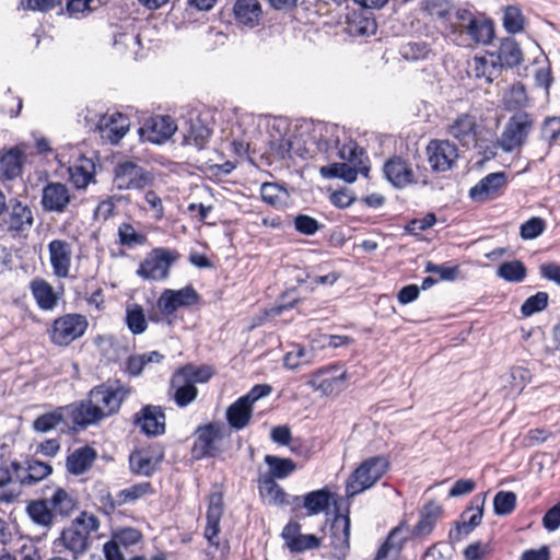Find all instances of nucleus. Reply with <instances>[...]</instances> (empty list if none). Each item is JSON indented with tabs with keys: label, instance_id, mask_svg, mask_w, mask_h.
Returning <instances> with one entry per match:
<instances>
[{
	"label": "nucleus",
	"instance_id": "obj_1",
	"mask_svg": "<svg viewBox=\"0 0 560 560\" xmlns=\"http://www.w3.org/2000/svg\"><path fill=\"white\" fill-rule=\"evenodd\" d=\"M345 131L336 125L318 122L313 125L310 139L305 145H315L319 152L327 154L328 159L339 158L343 162L322 166L319 173L325 178H341L353 183L358 173L368 174L366 156L358 145L349 140L340 145Z\"/></svg>",
	"mask_w": 560,
	"mask_h": 560
},
{
	"label": "nucleus",
	"instance_id": "obj_2",
	"mask_svg": "<svg viewBox=\"0 0 560 560\" xmlns=\"http://www.w3.org/2000/svg\"><path fill=\"white\" fill-rule=\"evenodd\" d=\"M100 527L98 518L88 512H82L55 539L52 550L56 553L68 551L74 559L83 555L90 546V535Z\"/></svg>",
	"mask_w": 560,
	"mask_h": 560
},
{
	"label": "nucleus",
	"instance_id": "obj_3",
	"mask_svg": "<svg viewBox=\"0 0 560 560\" xmlns=\"http://www.w3.org/2000/svg\"><path fill=\"white\" fill-rule=\"evenodd\" d=\"M387 469L388 462L384 456H373L363 460L347 480V497H354L372 488Z\"/></svg>",
	"mask_w": 560,
	"mask_h": 560
},
{
	"label": "nucleus",
	"instance_id": "obj_4",
	"mask_svg": "<svg viewBox=\"0 0 560 560\" xmlns=\"http://www.w3.org/2000/svg\"><path fill=\"white\" fill-rule=\"evenodd\" d=\"M60 166L68 165L70 182L78 189H84L94 180L95 165L91 159L84 158L73 147L58 150L55 155Z\"/></svg>",
	"mask_w": 560,
	"mask_h": 560
},
{
	"label": "nucleus",
	"instance_id": "obj_5",
	"mask_svg": "<svg viewBox=\"0 0 560 560\" xmlns=\"http://www.w3.org/2000/svg\"><path fill=\"white\" fill-rule=\"evenodd\" d=\"M533 126L534 119L528 113L517 112L512 115L497 140L498 148L506 153L518 151L526 143Z\"/></svg>",
	"mask_w": 560,
	"mask_h": 560
},
{
	"label": "nucleus",
	"instance_id": "obj_6",
	"mask_svg": "<svg viewBox=\"0 0 560 560\" xmlns=\"http://www.w3.org/2000/svg\"><path fill=\"white\" fill-rule=\"evenodd\" d=\"M89 327L86 316L69 313L57 317L48 329L50 341L58 347H66L81 338Z\"/></svg>",
	"mask_w": 560,
	"mask_h": 560
},
{
	"label": "nucleus",
	"instance_id": "obj_7",
	"mask_svg": "<svg viewBox=\"0 0 560 560\" xmlns=\"http://www.w3.org/2000/svg\"><path fill=\"white\" fill-rule=\"evenodd\" d=\"M197 438L192 446L195 458L214 457L224 450L225 440L229 438L228 429L218 422L199 427Z\"/></svg>",
	"mask_w": 560,
	"mask_h": 560
},
{
	"label": "nucleus",
	"instance_id": "obj_8",
	"mask_svg": "<svg viewBox=\"0 0 560 560\" xmlns=\"http://www.w3.org/2000/svg\"><path fill=\"white\" fill-rule=\"evenodd\" d=\"M153 176L130 160L119 161L113 171V184L119 190H140L152 185Z\"/></svg>",
	"mask_w": 560,
	"mask_h": 560
},
{
	"label": "nucleus",
	"instance_id": "obj_9",
	"mask_svg": "<svg viewBox=\"0 0 560 560\" xmlns=\"http://www.w3.org/2000/svg\"><path fill=\"white\" fill-rule=\"evenodd\" d=\"M348 378L342 365L330 364L312 373L307 385L324 396H332L346 388Z\"/></svg>",
	"mask_w": 560,
	"mask_h": 560
},
{
	"label": "nucleus",
	"instance_id": "obj_10",
	"mask_svg": "<svg viewBox=\"0 0 560 560\" xmlns=\"http://www.w3.org/2000/svg\"><path fill=\"white\" fill-rule=\"evenodd\" d=\"M177 255L167 248L158 247L151 250L140 264L137 275L150 281H163L168 277L170 269Z\"/></svg>",
	"mask_w": 560,
	"mask_h": 560
},
{
	"label": "nucleus",
	"instance_id": "obj_11",
	"mask_svg": "<svg viewBox=\"0 0 560 560\" xmlns=\"http://www.w3.org/2000/svg\"><path fill=\"white\" fill-rule=\"evenodd\" d=\"M198 293L190 285L179 290L165 289L156 301V307L161 315L167 318V323L171 324L170 317L178 308L191 306L198 302Z\"/></svg>",
	"mask_w": 560,
	"mask_h": 560
},
{
	"label": "nucleus",
	"instance_id": "obj_12",
	"mask_svg": "<svg viewBox=\"0 0 560 560\" xmlns=\"http://www.w3.org/2000/svg\"><path fill=\"white\" fill-rule=\"evenodd\" d=\"M129 394V389L121 385L98 386L90 392L92 402L95 405L100 416L103 418L116 412L121 401Z\"/></svg>",
	"mask_w": 560,
	"mask_h": 560
},
{
	"label": "nucleus",
	"instance_id": "obj_13",
	"mask_svg": "<svg viewBox=\"0 0 560 560\" xmlns=\"http://www.w3.org/2000/svg\"><path fill=\"white\" fill-rule=\"evenodd\" d=\"M480 132L476 116L468 113L459 114L447 126V133L466 148L477 147Z\"/></svg>",
	"mask_w": 560,
	"mask_h": 560
},
{
	"label": "nucleus",
	"instance_id": "obj_14",
	"mask_svg": "<svg viewBox=\"0 0 560 560\" xmlns=\"http://www.w3.org/2000/svg\"><path fill=\"white\" fill-rule=\"evenodd\" d=\"M177 129L178 126L172 117L154 116L138 129V135L143 142L160 144L168 140Z\"/></svg>",
	"mask_w": 560,
	"mask_h": 560
},
{
	"label": "nucleus",
	"instance_id": "obj_15",
	"mask_svg": "<svg viewBox=\"0 0 560 560\" xmlns=\"http://www.w3.org/2000/svg\"><path fill=\"white\" fill-rule=\"evenodd\" d=\"M48 254L52 273L59 279L69 278L73 261V244L67 240H52L48 244Z\"/></svg>",
	"mask_w": 560,
	"mask_h": 560
},
{
	"label": "nucleus",
	"instance_id": "obj_16",
	"mask_svg": "<svg viewBox=\"0 0 560 560\" xmlns=\"http://www.w3.org/2000/svg\"><path fill=\"white\" fill-rule=\"evenodd\" d=\"M428 162L434 172H445L455 164L458 153L448 140H431L427 145Z\"/></svg>",
	"mask_w": 560,
	"mask_h": 560
},
{
	"label": "nucleus",
	"instance_id": "obj_17",
	"mask_svg": "<svg viewBox=\"0 0 560 560\" xmlns=\"http://www.w3.org/2000/svg\"><path fill=\"white\" fill-rule=\"evenodd\" d=\"M223 513V499L221 493L213 492L209 497L208 511H207V525L205 528V537L209 541L210 546L215 547L220 550V558H225L228 555V547L220 546L219 541L215 540L220 532V521Z\"/></svg>",
	"mask_w": 560,
	"mask_h": 560
},
{
	"label": "nucleus",
	"instance_id": "obj_18",
	"mask_svg": "<svg viewBox=\"0 0 560 560\" xmlns=\"http://www.w3.org/2000/svg\"><path fill=\"white\" fill-rule=\"evenodd\" d=\"M101 137L112 144L118 143L130 128L129 118L121 113H106L97 124Z\"/></svg>",
	"mask_w": 560,
	"mask_h": 560
},
{
	"label": "nucleus",
	"instance_id": "obj_19",
	"mask_svg": "<svg viewBox=\"0 0 560 560\" xmlns=\"http://www.w3.org/2000/svg\"><path fill=\"white\" fill-rule=\"evenodd\" d=\"M183 133L184 143L201 149L211 135V129L197 114L190 113L189 117L178 127Z\"/></svg>",
	"mask_w": 560,
	"mask_h": 560
},
{
	"label": "nucleus",
	"instance_id": "obj_20",
	"mask_svg": "<svg viewBox=\"0 0 560 560\" xmlns=\"http://www.w3.org/2000/svg\"><path fill=\"white\" fill-rule=\"evenodd\" d=\"M386 179L396 188H405L415 182V174L411 164L400 158L389 159L383 166Z\"/></svg>",
	"mask_w": 560,
	"mask_h": 560
},
{
	"label": "nucleus",
	"instance_id": "obj_21",
	"mask_svg": "<svg viewBox=\"0 0 560 560\" xmlns=\"http://www.w3.org/2000/svg\"><path fill=\"white\" fill-rule=\"evenodd\" d=\"M506 184V176L503 172L490 173L470 188L469 196L476 201L494 199L501 194Z\"/></svg>",
	"mask_w": 560,
	"mask_h": 560
},
{
	"label": "nucleus",
	"instance_id": "obj_22",
	"mask_svg": "<svg viewBox=\"0 0 560 560\" xmlns=\"http://www.w3.org/2000/svg\"><path fill=\"white\" fill-rule=\"evenodd\" d=\"M162 458L163 453L160 450H137L129 456L130 469L139 476H151L159 468Z\"/></svg>",
	"mask_w": 560,
	"mask_h": 560
},
{
	"label": "nucleus",
	"instance_id": "obj_23",
	"mask_svg": "<svg viewBox=\"0 0 560 560\" xmlns=\"http://www.w3.org/2000/svg\"><path fill=\"white\" fill-rule=\"evenodd\" d=\"M71 201L68 187L61 183H48L42 194V206L46 211L62 213Z\"/></svg>",
	"mask_w": 560,
	"mask_h": 560
},
{
	"label": "nucleus",
	"instance_id": "obj_24",
	"mask_svg": "<svg viewBox=\"0 0 560 560\" xmlns=\"http://www.w3.org/2000/svg\"><path fill=\"white\" fill-rule=\"evenodd\" d=\"M34 222L32 210L20 201L11 206L8 215L3 219V228L12 233L18 234L28 231Z\"/></svg>",
	"mask_w": 560,
	"mask_h": 560
},
{
	"label": "nucleus",
	"instance_id": "obj_25",
	"mask_svg": "<svg viewBox=\"0 0 560 560\" xmlns=\"http://www.w3.org/2000/svg\"><path fill=\"white\" fill-rule=\"evenodd\" d=\"M442 512V506L436 503L430 502L425 504L420 511L418 523L412 528L410 527L413 538L422 540L430 536Z\"/></svg>",
	"mask_w": 560,
	"mask_h": 560
},
{
	"label": "nucleus",
	"instance_id": "obj_26",
	"mask_svg": "<svg viewBox=\"0 0 560 560\" xmlns=\"http://www.w3.org/2000/svg\"><path fill=\"white\" fill-rule=\"evenodd\" d=\"M330 545L337 557H345L349 550L350 544V517L339 514L335 517L331 525Z\"/></svg>",
	"mask_w": 560,
	"mask_h": 560
},
{
	"label": "nucleus",
	"instance_id": "obj_27",
	"mask_svg": "<svg viewBox=\"0 0 560 560\" xmlns=\"http://www.w3.org/2000/svg\"><path fill=\"white\" fill-rule=\"evenodd\" d=\"M65 415L69 417L74 424L86 427L102 419L92 398L86 401L72 404L63 408Z\"/></svg>",
	"mask_w": 560,
	"mask_h": 560
},
{
	"label": "nucleus",
	"instance_id": "obj_28",
	"mask_svg": "<svg viewBox=\"0 0 560 560\" xmlns=\"http://www.w3.org/2000/svg\"><path fill=\"white\" fill-rule=\"evenodd\" d=\"M13 467L15 470V477L21 482V485L24 486H33L45 479L52 471L50 465L36 459L28 460L25 468L20 467L16 464H13Z\"/></svg>",
	"mask_w": 560,
	"mask_h": 560
},
{
	"label": "nucleus",
	"instance_id": "obj_29",
	"mask_svg": "<svg viewBox=\"0 0 560 560\" xmlns=\"http://www.w3.org/2000/svg\"><path fill=\"white\" fill-rule=\"evenodd\" d=\"M25 150L22 145L13 147L0 155V167L5 179H14L22 174Z\"/></svg>",
	"mask_w": 560,
	"mask_h": 560
},
{
	"label": "nucleus",
	"instance_id": "obj_30",
	"mask_svg": "<svg viewBox=\"0 0 560 560\" xmlns=\"http://www.w3.org/2000/svg\"><path fill=\"white\" fill-rule=\"evenodd\" d=\"M502 67L494 52H488L482 56H476L472 61V73L478 79H485L486 82H492L501 73Z\"/></svg>",
	"mask_w": 560,
	"mask_h": 560
},
{
	"label": "nucleus",
	"instance_id": "obj_31",
	"mask_svg": "<svg viewBox=\"0 0 560 560\" xmlns=\"http://www.w3.org/2000/svg\"><path fill=\"white\" fill-rule=\"evenodd\" d=\"M137 424L148 435H158L164 432L165 416L160 407L148 406L137 418Z\"/></svg>",
	"mask_w": 560,
	"mask_h": 560
},
{
	"label": "nucleus",
	"instance_id": "obj_32",
	"mask_svg": "<svg viewBox=\"0 0 560 560\" xmlns=\"http://www.w3.org/2000/svg\"><path fill=\"white\" fill-rule=\"evenodd\" d=\"M234 14L238 23L252 28L258 25L262 9L258 0H236Z\"/></svg>",
	"mask_w": 560,
	"mask_h": 560
},
{
	"label": "nucleus",
	"instance_id": "obj_33",
	"mask_svg": "<svg viewBox=\"0 0 560 560\" xmlns=\"http://www.w3.org/2000/svg\"><path fill=\"white\" fill-rule=\"evenodd\" d=\"M31 291L40 310L52 311L57 306L59 294L46 280H33Z\"/></svg>",
	"mask_w": 560,
	"mask_h": 560
},
{
	"label": "nucleus",
	"instance_id": "obj_34",
	"mask_svg": "<svg viewBox=\"0 0 560 560\" xmlns=\"http://www.w3.org/2000/svg\"><path fill=\"white\" fill-rule=\"evenodd\" d=\"M51 494L44 499L56 514L67 516L75 509L77 502L73 495L60 487L51 488Z\"/></svg>",
	"mask_w": 560,
	"mask_h": 560
},
{
	"label": "nucleus",
	"instance_id": "obj_35",
	"mask_svg": "<svg viewBox=\"0 0 560 560\" xmlns=\"http://www.w3.org/2000/svg\"><path fill=\"white\" fill-rule=\"evenodd\" d=\"M253 416V407L245 402L241 397L234 401L226 410V420L234 430L246 428Z\"/></svg>",
	"mask_w": 560,
	"mask_h": 560
},
{
	"label": "nucleus",
	"instance_id": "obj_36",
	"mask_svg": "<svg viewBox=\"0 0 560 560\" xmlns=\"http://www.w3.org/2000/svg\"><path fill=\"white\" fill-rule=\"evenodd\" d=\"M151 490V485L149 482H140L133 485L129 488L120 490L115 499H112L110 494L107 492L103 498L107 501V504L110 510H114L116 505H122L126 503L135 502L138 499L148 494Z\"/></svg>",
	"mask_w": 560,
	"mask_h": 560
},
{
	"label": "nucleus",
	"instance_id": "obj_37",
	"mask_svg": "<svg viewBox=\"0 0 560 560\" xmlns=\"http://www.w3.org/2000/svg\"><path fill=\"white\" fill-rule=\"evenodd\" d=\"M27 515L32 522L44 529L46 534L52 526L55 515L45 500L31 502L26 508Z\"/></svg>",
	"mask_w": 560,
	"mask_h": 560
},
{
	"label": "nucleus",
	"instance_id": "obj_38",
	"mask_svg": "<svg viewBox=\"0 0 560 560\" xmlns=\"http://www.w3.org/2000/svg\"><path fill=\"white\" fill-rule=\"evenodd\" d=\"M95 453L90 447H82L71 453L67 458V470L72 475L84 474L93 464Z\"/></svg>",
	"mask_w": 560,
	"mask_h": 560
},
{
	"label": "nucleus",
	"instance_id": "obj_39",
	"mask_svg": "<svg viewBox=\"0 0 560 560\" xmlns=\"http://www.w3.org/2000/svg\"><path fill=\"white\" fill-rule=\"evenodd\" d=\"M172 387L175 389V402L179 407H186L187 405L192 402L198 395V389L196 388V386L189 383L187 378H184V376L179 375L176 372L172 377Z\"/></svg>",
	"mask_w": 560,
	"mask_h": 560
},
{
	"label": "nucleus",
	"instance_id": "obj_40",
	"mask_svg": "<svg viewBox=\"0 0 560 560\" xmlns=\"http://www.w3.org/2000/svg\"><path fill=\"white\" fill-rule=\"evenodd\" d=\"M465 31L477 44H488L494 34L492 22L483 18L469 20V23L465 24Z\"/></svg>",
	"mask_w": 560,
	"mask_h": 560
},
{
	"label": "nucleus",
	"instance_id": "obj_41",
	"mask_svg": "<svg viewBox=\"0 0 560 560\" xmlns=\"http://www.w3.org/2000/svg\"><path fill=\"white\" fill-rule=\"evenodd\" d=\"M258 488L266 503L270 505H282L287 503L285 492L271 477H261Z\"/></svg>",
	"mask_w": 560,
	"mask_h": 560
},
{
	"label": "nucleus",
	"instance_id": "obj_42",
	"mask_svg": "<svg viewBox=\"0 0 560 560\" xmlns=\"http://www.w3.org/2000/svg\"><path fill=\"white\" fill-rule=\"evenodd\" d=\"M265 463L269 467V475L265 477H271L273 480L287 478L296 469V465L292 459L275 455H266Z\"/></svg>",
	"mask_w": 560,
	"mask_h": 560
},
{
	"label": "nucleus",
	"instance_id": "obj_43",
	"mask_svg": "<svg viewBox=\"0 0 560 560\" xmlns=\"http://www.w3.org/2000/svg\"><path fill=\"white\" fill-rule=\"evenodd\" d=\"M330 492L326 489L311 491L304 495V508L308 515L319 514L330 505Z\"/></svg>",
	"mask_w": 560,
	"mask_h": 560
},
{
	"label": "nucleus",
	"instance_id": "obj_44",
	"mask_svg": "<svg viewBox=\"0 0 560 560\" xmlns=\"http://www.w3.org/2000/svg\"><path fill=\"white\" fill-rule=\"evenodd\" d=\"M348 32L352 36L369 37L376 32V23L373 18L354 14L348 23Z\"/></svg>",
	"mask_w": 560,
	"mask_h": 560
},
{
	"label": "nucleus",
	"instance_id": "obj_45",
	"mask_svg": "<svg viewBox=\"0 0 560 560\" xmlns=\"http://www.w3.org/2000/svg\"><path fill=\"white\" fill-rule=\"evenodd\" d=\"M501 67H514L522 62L523 56L518 44L513 39L503 42L495 54Z\"/></svg>",
	"mask_w": 560,
	"mask_h": 560
},
{
	"label": "nucleus",
	"instance_id": "obj_46",
	"mask_svg": "<svg viewBox=\"0 0 560 560\" xmlns=\"http://www.w3.org/2000/svg\"><path fill=\"white\" fill-rule=\"evenodd\" d=\"M126 324L129 330L135 335H139L145 331L148 323L142 306L139 304L127 305Z\"/></svg>",
	"mask_w": 560,
	"mask_h": 560
},
{
	"label": "nucleus",
	"instance_id": "obj_47",
	"mask_svg": "<svg viewBox=\"0 0 560 560\" xmlns=\"http://www.w3.org/2000/svg\"><path fill=\"white\" fill-rule=\"evenodd\" d=\"M179 375L187 378L189 383L196 386L197 383H207L214 374V370L210 365L196 366L187 364L176 371Z\"/></svg>",
	"mask_w": 560,
	"mask_h": 560
},
{
	"label": "nucleus",
	"instance_id": "obj_48",
	"mask_svg": "<svg viewBox=\"0 0 560 560\" xmlns=\"http://www.w3.org/2000/svg\"><path fill=\"white\" fill-rule=\"evenodd\" d=\"M261 199L273 207H281L287 203L288 191L273 183H265L260 187Z\"/></svg>",
	"mask_w": 560,
	"mask_h": 560
},
{
	"label": "nucleus",
	"instance_id": "obj_49",
	"mask_svg": "<svg viewBox=\"0 0 560 560\" xmlns=\"http://www.w3.org/2000/svg\"><path fill=\"white\" fill-rule=\"evenodd\" d=\"M504 106L508 110H518L526 107L528 100L525 88L521 84L513 85L503 97Z\"/></svg>",
	"mask_w": 560,
	"mask_h": 560
},
{
	"label": "nucleus",
	"instance_id": "obj_50",
	"mask_svg": "<svg viewBox=\"0 0 560 560\" xmlns=\"http://www.w3.org/2000/svg\"><path fill=\"white\" fill-rule=\"evenodd\" d=\"M498 276L509 282H521L526 277V268L520 260L503 262L498 269Z\"/></svg>",
	"mask_w": 560,
	"mask_h": 560
},
{
	"label": "nucleus",
	"instance_id": "obj_51",
	"mask_svg": "<svg viewBox=\"0 0 560 560\" xmlns=\"http://www.w3.org/2000/svg\"><path fill=\"white\" fill-rule=\"evenodd\" d=\"M63 408L39 416L33 423L37 432H48L55 429L65 418Z\"/></svg>",
	"mask_w": 560,
	"mask_h": 560
},
{
	"label": "nucleus",
	"instance_id": "obj_52",
	"mask_svg": "<svg viewBox=\"0 0 560 560\" xmlns=\"http://www.w3.org/2000/svg\"><path fill=\"white\" fill-rule=\"evenodd\" d=\"M516 506V495L511 491H499L493 499V510L498 515L511 514Z\"/></svg>",
	"mask_w": 560,
	"mask_h": 560
},
{
	"label": "nucleus",
	"instance_id": "obj_53",
	"mask_svg": "<svg viewBox=\"0 0 560 560\" xmlns=\"http://www.w3.org/2000/svg\"><path fill=\"white\" fill-rule=\"evenodd\" d=\"M314 353L302 347H295L289 351L284 358L283 363L288 369H296L302 364H310L313 362Z\"/></svg>",
	"mask_w": 560,
	"mask_h": 560
},
{
	"label": "nucleus",
	"instance_id": "obj_54",
	"mask_svg": "<svg viewBox=\"0 0 560 560\" xmlns=\"http://www.w3.org/2000/svg\"><path fill=\"white\" fill-rule=\"evenodd\" d=\"M410 539H415L410 527L405 521H402L398 526L390 530L386 541L400 552L405 544Z\"/></svg>",
	"mask_w": 560,
	"mask_h": 560
},
{
	"label": "nucleus",
	"instance_id": "obj_55",
	"mask_svg": "<svg viewBox=\"0 0 560 560\" xmlns=\"http://www.w3.org/2000/svg\"><path fill=\"white\" fill-rule=\"evenodd\" d=\"M548 305V294L546 292H538L523 303L521 312L523 316L529 317L535 313L544 311Z\"/></svg>",
	"mask_w": 560,
	"mask_h": 560
},
{
	"label": "nucleus",
	"instance_id": "obj_56",
	"mask_svg": "<svg viewBox=\"0 0 560 560\" xmlns=\"http://www.w3.org/2000/svg\"><path fill=\"white\" fill-rule=\"evenodd\" d=\"M401 56L407 60H421L429 57L431 50L425 43L413 42L404 45L400 49Z\"/></svg>",
	"mask_w": 560,
	"mask_h": 560
},
{
	"label": "nucleus",
	"instance_id": "obj_57",
	"mask_svg": "<svg viewBox=\"0 0 560 560\" xmlns=\"http://www.w3.org/2000/svg\"><path fill=\"white\" fill-rule=\"evenodd\" d=\"M545 229V220L539 217H534L521 225L520 235L523 240H534L541 235Z\"/></svg>",
	"mask_w": 560,
	"mask_h": 560
},
{
	"label": "nucleus",
	"instance_id": "obj_58",
	"mask_svg": "<svg viewBox=\"0 0 560 560\" xmlns=\"http://www.w3.org/2000/svg\"><path fill=\"white\" fill-rule=\"evenodd\" d=\"M119 241L124 246H135L143 244L145 236L136 231V229L129 223H122L118 228Z\"/></svg>",
	"mask_w": 560,
	"mask_h": 560
},
{
	"label": "nucleus",
	"instance_id": "obj_59",
	"mask_svg": "<svg viewBox=\"0 0 560 560\" xmlns=\"http://www.w3.org/2000/svg\"><path fill=\"white\" fill-rule=\"evenodd\" d=\"M523 15L515 7H509L504 12L503 25L509 33L515 34L523 30Z\"/></svg>",
	"mask_w": 560,
	"mask_h": 560
},
{
	"label": "nucleus",
	"instance_id": "obj_60",
	"mask_svg": "<svg viewBox=\"0 0 560 560\" xmlns=\"http://www.w3.org/2000/svg\"><path fill=\"white\" fill-rule=\"evenodd\" d=\"M320 223L307 214H298L294 218L295 230L303 235H314L320 229Z\"/></svg>",
	"mask_w": 560,
	"mask_h": 560
},
{
	"label": "nucleus",
	"instance_id": "obj_61",
	"mask_svg": "<svg viewBox=\"0 0 560 560\" xmlns=\"http://www.w3.org/2000/svg\"><path fill=\"white\" fill-rule=\"evenodd\" d=\"M112 538L115 539V541H117L120 546L126 548L139 542L141 539V534L135 528L126 527L116 530Z\"/></svg>",
	"mask_w": 560,
	"mask_h": 560
},
{
	"label": "nucleus",
	"instance_id": "obj_62",
	"mask_svg": "<svg viewBox=\"0 0 560 560\" xmlns=\"http://www.w3.org/2000/svg\"><path fill=\"white\" fill-rule=\"evenodd\" d=\"M93 0H68L67 12L69 16L81 19L92 11L91 3Z\"/></svg>",
	"mask_w": 560,
	"mask_h": 560
},
{
	"label": "nucleus",
	"instance_id": "obj_63",
	"mask_svg": "<svg viewBox=\"0 0 560 560\" xmlns=\"http://www.w3.org/2000/svg\"><path fill=\"white\" fill-rule=\"evenodd\" d=\"M542 526L547 532H556L560 528V502L545 513Z\"/></svg>",
	"mask_w": 560,
	"mask_h": 560
},
{
	"label": "nucleus",
	"instance_id": "obj_64",
	"mask_svg": "<svg viewBox=\"0 0 560 560\" xmlns=\"http://www.w3.org/2000/svg\"><path fill=\"white\" fill-rule=\"evenodd\" d=\"M296 546L292 545L290 550L294 552H302L305 550L317 548L320 545V539L315 535H303L300 536L294 541Z\"/></svg>",
	"mask_w": 560,
	"mask_h": 560
}]
</instances>
